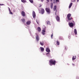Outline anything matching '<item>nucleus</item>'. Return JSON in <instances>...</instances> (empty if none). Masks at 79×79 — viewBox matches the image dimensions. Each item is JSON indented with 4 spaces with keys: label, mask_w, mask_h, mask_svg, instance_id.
I'll use <instances>...</instances> for the list:
<instances>
[{
    "label": "nucleus",
    "mask_w": 79,
    "mask_h": 79,
    "mask_svg": "<svg viewBox=\"0 0 79 79\" xmlns=\"http://www.w3.org/2000/svg\"><path fill=\"white\" fill-rule=\"evenodd\" d=\"M49 63L50 66H52V65H55L56 62V61L51 59L49 60Z\"/></svg>",
    "instance_id": "nucleus-1"
},
{
    "label": "nucleus",
    "mask_w": 79,
    "mask_h": 79,
    "mask_svg": "<svg viewBox=\"0 0 79 79\" xmlns=\"http://www.w3.org/2000/svg\"><path fill=\"white\" fill-rule=\"evenodd\" d=\"M71 16V14H68L67 15V18L68 21H69L73 19V17Z\"/></svg>",
    "instance_id": "nucleus-2"
},
{
    "label": "nucleus",
    "mask_w": 79,
    "mask_h": 79,
    "mask_svg": "<svg viewBox=\"0 0 79 79\" xmlns=\"http://www.w3.org/2000/svg\"><path fill=\"white\" fill-rule=\"evenodd\" d=\"M45 10L48 14H50L51 13V10L48 7H46Z\"/></svg>",
    "instance_id": "nucleus-3"
},
{
    "label": "nucleus",
    "mask_w": 79,
    "mask_h": 79,
    "mask_svg": "<svg viewBox=\"0 0 79 79\" xmlns=\"http://www.w3.org/2000/svg\"><path fill=\"white\" fill-rule=\"evenodd\" d=\"M41 8V9L40 10L41 13L42 15H43V14H44V13H45V10L44 8Z\"/></svg>",
    "instance_id": "nucleus-4"
},
{
    "label": "nucleus",
    "mask_w": 79,
    "mask_h": 79,
    "mask_svg": "<svg viewBox=\"0 0 79 79\" xmlns=\"http://www.w3.org/2000/svg\"><path fill=\"white\" fill-rule=\"evenodd\" d=\"M69 25L70 27H73L74 24L73 23H69Z\"/></svg>",
    "instance_id": "nucleus-5"
},
{
    "label": "nucleus",
    "mask_w": 79,
    "mask_h": 79,
    "mask_svg": "<svg viewBox=\"0 0 79 79\" xmlns=\"http://www.w3.org/2000/svg\"><path fill=\"white\" fill-rule=\"evenodd\" d=\"M56 19L57 21H60V17H59V16H58V15H56Z\"/></svg>",
    "instance_id": "nucleus-6"
},
{
    "label": "nucleus",
    "mask_w": 79,
    "mask_h": 79,
    "mask_svg": "<svg viewBox=\"0 0 79 79\" xmlns=\"http://www.w3.org/2000/svg\"><path fill=\"white\" fill-rule=\"evenodd\" d=\"M53 11H56V10H57V9H56V6L55 5L54 7L53 8Z\"/></svg>",
    "instance_id": "nucleus-7"
},
{
    "label": "nucleus",
    "mask_w": 79,
    "mask_h": 79,
    "mask_svg": "<svg viewBox=\"0 0 79 79\" xmlns=\"http://www.w3.org/2000/svg\"><path fill=\"white\" fill-rule=\"evenodd\" d=\"M46 50L47 52H50V50L49 48H47L46 49Z\"/></svg>",
    "instance_id": "nucleus-8"
},
{
    "label": "nucleus",
    "mask_w": 79,
    "mask_h": 79,
    "mask_svg": "<svg viewBox=\"0 0 79 79\" xmlns=\"http://www.w3.org/2000/svg\"><path fill=\"white\" fill-rule=\"evenodd\" d=\"M21 14L23 16H25V12L24 11H22L21 12Z\"/></svg>",
    "instance_id": "nucleus-9"
},
{
    "label": "nucleus",
    "mask_w": 79,
    "mask_h": 79,
    "mask_svg": "<svg viewBox=\"0 0 79 79\" xmlns=\"http://www.w3.org/2000/svg\"><path fill=\"white\" fill-rule=\"evenodd\" d=\"M31 22L29 21H27L26 23V24L27 25H30V24H31Z\"/></svg>",
    "instance_id": "nucleus-10"
},
{
    "label": "nucleus",
    "mask_w": 79,
    "mask_h": 79,
    "mask_svg": "<svg viewBox=\"0 0 79 79\" xmlns=\"http://www.w3.org/2000/svg\"><path fill=\"white\" fill-rule=\"evenodd\" d=\"M36 39L37 41H38L39 40V37L38 35H37L36 37Z\"/></svg>",
    "instance_id": "nucleus-11"
},
{
    "label": "nucleus",
    "mask_w": 79,
    "mask_h": 79,
    "mask_svg": "<svg viewBox=\"0 0 79 79\" xmlns=\"http://www.w3.org/2000/svg\"><path fill=\"white\" fill-rule=\"evenodd\" d=\"M40 49L41 52H44V48L42 47H40Z\"/></svg>",
    "instance_id": "nucleus-12"
},
{
    "label": "nucleus",
    "mask_w": 79,
    "mask_h": 79,
    "mask_svg": "<svg viewBox=\"0 0 79 79\" xmlns=\"http://www.w3.org/2000/svg\"><path fill=\"white\" fill-rule=\"evenodd\" d=\"M40 44L41 45H42V46H44V42L43 41H41L40 42Z\"/></svg>",
    "instance_id": "nucleus-13"
},
{
    "label": "nucleus",
    "mask_w": 79,
    "mask_h": 79,
    "mask_svg": "<svg viewBox=\"0 0 79 79\" xmlns=\"http://www.w3.org/2000/svg\"><path fill=\"white\" fill-rule=\"evenodd\" d=\"M38 30L39 32H40V31H41V28H40V27H38Z\"/></svg>",
    "instance_id": "nucleus-14"
},
{
    "label": "nucleus",
    "mask_w": 79,
    "mask_h": 79,
    "mask_svg": "<svg viewBox=\"0 0 79 79\" xmlns=\"http://www.w3.org/2000/svg\"><path fill=\"white\" fill-rule=\"evenodd\" d=\"M74 33L76 35L77 34V30L76 29H74Z\"/></svg>",
    "instance_id": "nucleus-15"
},
{
    "label": "nucleus",
    "mask_w": 79,
    "mask_h": 79,
    "mask_svg": "<svg viewBox=\"0 0 79 79\" xmlns=\"http://www.w3.org/2000/svg\"><path fill=\"white\" fill-rule=\"evenodd\" d=\"M46 23L48 25H50V22L49 21H46Z\"/></svg>",
    "instance_id": "nucleus-16"
},
{
    "label": "nucleus",
    "mask_w": 79,
    "mask_h": 79,
    "mask_svg": "<svg viewBox=\"0 0 79 79\" xmlns=\"http://www.w3.org/2000/svg\"><path fill=\"white\" fill-rule=\"evenodd\" d=\"M72 5H73V3L71 2L70 3V4L69 5V8H70L72 6Z\"/></svg>",
    "instance_id": "nucleus-17"
},
{
    "label": "nucleus",
    "mask_w": 79,
    "mask_h": 79,
    "mask_svg": "<svg viewBox=\"0 0 79 79\" xmlns=\"http://www.w3.org/2000/svg\"><path fill=\"white\" fill-rule=\"evenodd\" d=\"M21 21H22L23 23H25V19H22Z\"/></svg>",
    "instance_id": "nucleus-18"
},
{
    "label": "nucleus",
    "mask_w": 79,
    "mask_h": 79,
    "mask_svg": "<svg viewBox=\"0 0 79 79\" xmlns=\"http://www.w3.org/2000/svg\"><path fill=\"white\" fill-rule=\"evenodd\" d=\"M51 8L52 9L53 8V3L52 2L51 4Z\"/></svg>",
    "instance_id": "nucleus-19"
},
{
    "label": "nucleus",
    "mask_w": 79,
    "mask_h": 79,
    "mask_svg": "<svg viewBox=\"0 0 79 79\" xmlns=\"http://www.w3.org/2000/svg\"><path fill=\"white\" fill-rule=\"evenodd\" d=\"M56 44L57 45H60V42L58 41H56Z\"/></svg>",
    "instance_id": "nucleus-20"
},
{
    "label": "nucleus",
    "mask_w": 79,
    "mask_h": 79,
    "mask_svg": "<svg viewBox=\"0 0 79 79\" xmlns=\"http://www.w3.org/2000/svg\"><path fill=\"white\" fill-rule=\"evenodd\" d=\"M21 2L23 3H26V1L25 0H21Z\"/></svg>",
    "instance_id": "nucleus-21"
},
{
    "label": "nucleus",
    "mask_w": 79,
    "mask_h": 79,
    "mask_svg": "<svg viewBox=\"0 0 79 79\" xmlns=\"http://www.w3.org/2000/svg\"><path fill=\"white\" fill-rule=\"evenodd\" d=\"M76 58V57H74V56H73L72 58V60H75Z\"/></svg>",
    "instance_id": "nucleus-22"
},
{
    "label": "nucleus",
    "mask_w": 79,
    "mask_h": 79,
    "mask_svg": "<svg viewBox=\"0 0 79 79\" xmlns=\"http://www.w3.org/2000/svg\"><path fill=\"white\" fill-rule=\"evenodd\" d=\"M29 1L30 2H31V3H33L34 2V1H33V0H29Z\"/></svg>",
    "instance_id": "nucleus-23"
},
{
    "label": "nucleus",
    "mask_w": 79,
    "mask_h": 79,
    "mask_svg": "<svg viewBox=\"0 0 79 79\" xmlns=\"http://www.w3.org/2000/svg\"><path fill=\"white\" fill-rule=\"evenodd\" d=\"M59 39H60V40H62L63 39V37H60L59 38Z\"/></svg>",
    "instance_id": "nucleus-24"
},
{
    "label": "nucleus",
    "mask_w": 79,
    "mask_h": 79,
    "mask_svg": "<svg viewBox=\"0 0 79 79\" xmlns=\"http://www.w3.org/2000/svg\"><path fill=\"white\" fill-rule=\"evenodd\" d=\"M33 18H35V16H36L35 15V14L33 15Z\"/></svg>",
    "instance_id": "nucleus-25"
},
{
    "label": "nucleus",
    "mask_w": 79,
    "mask_h": 79,
    "mask_svg": "<svg viewBox=\"0 0 79 79\" xmlns=\"http://www.w3.org/2000/svg\"><path fill=\"white\" fill-rule=\"evenodd\" d=\"M32 14H33V15H35V11H33Z\"/></svg>",
    "instance_id": "nucleus-26"
},
{
    "label": "nucleus",
    "mask_w": 79,
    "mask_h": 79,
    "mask_svg": "<svg viewBox=\"0 0 79 79\" xmlns=\"http://www.w3.org/2000/svg\"><path fill=\"white\" fill-rule=\"evenodd\" d=\"M71 2H76V0H72Z\"/></svg>",
    "instance_id": "nucleus-27"
},
{
    "label": "nucleus",
    "mask_w": 79,
    "mask_h": 79,
    "mask_svg": "<svg viewBox=\"0 0 79 79\" xmlns=\"http://www.w3.org/2000/svg\"><path fill=\"white\" fill-rule=\"evenodd\" d=\"M42 32H45V29H43V30H42Z\"/></svg>",
    "instance_id": "nucleus-28"
},
{
    "label": "nucleus",
    "mask_w": 79,
    "mask_h": 79,
    "mask_svg": "<svg viewBox=\"0 0 79 79\" xmlns=\"http://www.w3.org/2000/svg\"><path fill=\"white\" fill-rule=\"evenodd\" d=\"M53 33L51 35V37L52 38V39L53 38Z\"/></svg>",
    "instance_id": "nucleus-29"
},
{
    "label": "nucleus",
    "mask_w": 79,
    "mask_h": 79,
    "mask_svg": "<svg viewBox=\"0 0 79 79\" xmlns=\"http://www.w3.org/2000/svg\"><path fill=\"white\" fill-rule=\"evenodd\" d=\"M8 9H9V12H10L11 11V10H10V8L8 7Z\"/></svg>",
    "instance_id": "nucleus-30"
},
{
    "label": "nucleus",
    "mask_w": 79,
    "mask_h": 79,
    "mask_svg": "<svg viewBox=\"0 0 79 79\" xmlns=\"http://www.w3.org/2000/svg\"><path fill=\"white\" fill-rule=\"evenodd\" d=\"M10 14H11V15H13V13H12V12H10Z\"/></svg>",
    "instance_id": "nucleus-31"
},
{
    "label": "nucleus",
    "mask_w": 79,
    "mask_h": 79,
    "mask_svg": "<svg viewBox=\"0 0 79 79\" xmlns=\"http://www.w3.org/2000/svg\"><path fill=\"white\" fill-rule=\"evenodd\" d=\"M42 34H43V35H44V34H45V33L43 32H42Z\"/></svg>",
    "instance_id": "nucleus-32"
},
{
    "label": "nucleus",
    "mask_w": 79,
    "mask_h": 79,
    "mask_svg": "<svg viewBox=\"0 0 79 79\" xmlns=\"http://www.w3.org/2000/svg\"><path fill=\"white\" fill-rule=\"evenodd\" d=\"M57 12V10H56V11L55 12V15H56V12Z\"/></svg>",
    "instance_id": "nucleus-33"
},
{
    "label": "nucleus",
    "mask_w": 79,
    "mask_h": 79,
    "mask_svg": "<svg viewBox=\"0 0 79 79\" xmlns=\"http://www.w3.org/2000/svg\"><path fill=\"white\" fill-rule=\"evenodd\" d=\"M56 2H59V0H56Z\"/></svg>",
    "instance_id": "nucleus-34"
},
{
    "label": "nucleus",
    "mask_w": 79,
    "mask_h": 79,
    "mask_svg": "<svg viewBox=\"0 0 79 79\" xmlns=\"http://www.w3.org/2000/svg\"><path fill=\"white\" fill-rule=\"evenodd\" d=\"M47 1L48 2H50V0H47Z\"/></svg>",
    "instance_id": "nucleus-35"
},
{
    "label": "nucleus",
    "mask_w": 79,
    "mask_h": 79,
    "mask_svg": "<svg viewBox=\"0 0 79 79\" xmlns=\"http://www.w3.org/2000/svg\"><path fill=\"white\" fill-rule=\"evenodd\" d=\"M0 5L1 6H2L3 5V4H0Z\"/></svg>",
    "instance_id": "nucleus-36"
},
{
    "label": "nucleus",
    "mask_w": 79,
    "mask_h": 79,
    "mask_svg": "<svg viewBox=\"0 0 79 79\" xmlns=\"http://www.w3.org/2000/svg\"><path fill=\"white\" fill-rule=\"evenodd\" d=\"M73 66H74V64H72Z\"/></svg>",
    "instance_id": "nucleus-37"
},
{
    "label": "nucleus",
    "mask_w": 79,
    "mask_h": 79,
    "mask_svg": "<svg viewBox=\"0 0 79 79\" xmlns=\"http://www.w3.org/2000/svg\"><path fill=\"white\" fill-rule=\"evenodd\" d=\"M77 79H79V78L78 77H77L76 78Z\"/></svg>",
    "instance_id": "nucleus-38"
},
{
    "label": "nucleus",
    "mask_w": 79,
    "mask_h": 79,
    "mask_svg": "<svg viewBox=\"0 0 79 79\" xmlns=\"http://www.w3.org/2000/svg\"><path fill=\"white\" fill-rule=\"evenodd\" d=\"M37 22V24H39V22Z\"/></svg>",
    "instance_id": "nucleus-39"
},
{
    "label": "nucleus",
    "mask_w": 79,
    "mask_h": 79,
    "mask_svg": "<svg viewBox=\"0 0 79 79\" xmlns=\"http://www.w3.org/2000/svg\"><path fill=\"white\" fill-rule=\"evenodd\" d=\"M51 2H52V0H50Z\"/></svg>",
    "instance_id": "nucleus-40"
},
{
    "label": "nucleus",
    "mask_w": 79,
    "mask_h": 79,
    "mask_svg": "<svg viewBox=\"0 0 79 79\" xmlns=\"http://www.w3.org/2000/svg\"><path fill=\"white\" fill-rule=\"evenodd\" d=\"M78 1H79V0H77V2H78Z\"/></svg>",
    "instance_id": "nucleus-41"
},
{
    "label": "nucleus",
    "mask_w": 79,
    "mask_h": 79,
    "mask_svg": "<svg viewBox=\"0 0 79 79\" xmlns=\"http://www.w3.org/2000/svg\"><path fill=\"white\" fill-rule=\"evenodd\" d=\"M42 0V1H44V0Z\"/></svg>",
    "instance_id": "nucleus-42"
}]
</instances>
